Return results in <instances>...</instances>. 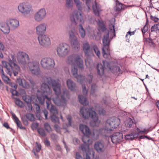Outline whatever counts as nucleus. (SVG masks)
<instances>
[{
    "label": "nucleus",
    "mask_w": 159,
    "mask_h": 159,
    "mask_svg": "<svg viewBox=\"0 0 159 159\" xmlns=\"http://www.w3.org/2000/svg\"><path fill=\"white\" fill-rule=\"evenodd\" d=\"M110 138L113 143L116 144L122 141L123 135L121 133L116 132Z\"/></svg>",
    "instance_id": "obj_20"
},
{
    "label": "nucleus",
    "mask_w": 159,
    "mask_h": 159,
    "mask_svg": "<svg viewBox=\"0 0 159 159\" xmlns=\"http://www.w3.org/2000/svg\"><path fill=\"white\" fill-rule=\"evenodd\" d=\"M159 30V23L153 25L151 29V32H156Z\"/></svg>",
    "instance_id": "obj_41"
},
{
    "label": "nucleus",
    "mask_w": 159,
    "mask_h": 159,
    "mask_svg": "<svg viewBox=\"0 0 159 159\" xmlns=\"http://www.w3.org/2000/svg\"><path fill=\"white\" fill-rule=\"evenodd\" d=\"M97 23L100 29L102 31H105V32L102 39L103 47L102 48V53L103 57L107 58L110 57L109 45L110 40L109 39V33L101 19H98Z\"/></svg>",
    "instance_id": "obj_4"
},
{
    "label": "nucleus",
    "mask_w": 159,
    "mask_h": 159,
    "mask_svg": "<svg viewBox=\"0 0 159 159\" xmlns=\"http://www.w3.org/2000/svg\"><path fill=\"white\" fill-rule=\"evenodd\" d=\"M83 49L86 55L89 56L92 54V49L88 42H85L83 44Z\"/></svg>",
    "instance_id": "obj_24"
},
{
    "label": "nucleus",
    "mask_w": 159,
    "mask_h": 159,
    "mask_svg": "<svg viewBox=\"0 0 159 159\" xmlns=\"http://www.w3.org/2000/svg\"><path fill=\"white\" fill-rule=\"evenodd\" d=\"M82 88L83 94L85 95H87L88 93V90L86 89L85 86L83 84H82Z\"/></svg>",
    "instance_id": "obj_49"
},
{
    "label": "nucleus",
    "mask_w": 159,
    "mask_h": 159,
    "mask_svg": "<svg viewBox=\"0 0 159 159\" xmlns=\"http://www.w3.org/2000/svg\"><path fill=\"white\" fill-rule=\"evenodd\" d=\"M104 66L101 63H98L97 66V73L100 76L103 75L104 73V68L108 69L116 75H118L122 73V71L120 67L116 65V63L112 62L109 63L106 61H102Z\"/></svg>",
    "instance_id": "obj_5"
},
{
    "label": "nucleus",
    "mask_w": 159,
    "mask_h": 159,
    "mask_svg": "<svg viewBox=\"0 0 159 159\" xmlns=\"http://www.w3.org/2000/svg\"><path fill=\"white\" fill-rule=\"evenodd\" d=\"M12 118L15 122L17 126L20 129H24V128L22 126L20 121L18 118L16 117V115L14 113H12Z\"/></svg>",
    "instance_id": "obj_28"
},
{
    "label": "nucleus",
    "mask_w": 159,
    "mask_h": 159,
    "mask_svg": "<svg viewBox=\"0 0 159 159\" xmlns=\"http://www.w3.org/2000/svg\"><path fill=\"white\" fill-rule=\"evenodd\" d=\"M135 32L136 30H134L132 32L129 31L128 32H127L126 34V37L128 38V36L129 35L130 37L131 35H134L135 33Z\"/></svg>",
    "instance_id": "obj_55"
},
{
    "label": "nucleus",
    "mask_w": 159,
    "mask_h": 159,
    "mask_svg": "<svg viewBox=\"0 0 159 159\" xmlns=\"http://www.w3.org/2000/svg\"><path fill=\"white\" fill-rule=\"evenodd\" d=\"M38 132L39 134L43 136H44L46 135L45 132L43 129L39 128L38 129Z\"/></svg>",
    "instance_id": "obj_45"
},
{
    "label": "nucleus",
    "mask_w": 159,
    "mask_h": 159,
    "mask_svg": "<svg viewBox=\"0 0 159 159\" xmlns=\"http://www.w3.org/2000/svg\"><path fill=\"white\" fill-rule=\"evenodd\" d=\"M70 45L66 43L59 44L57 46L56 52L58 56L64 57L70 52Z\"/></svg>",
    "instance_id": "obj_9"
},
{
    "label": "nucleus",
    "mask_w": 159,
    "mask_h": 159,
    "mask_svg": "<svg viewBox=\"0 0 159 159\" xmlns=\"http://www.w3.org/2000/svg\"><path fill=\"white\" fill-rule=\"evenodd\" d=\"M7 21L11 30L16 29L19 26V20L16 19L10 18L8 19Z\"/></svg>",
    "instance_id": "obj_22"
},
{
    "label": "nucleus",
    "mask_w": 159,
    "mask_h": 159,
    "mask_svg": "<svg viewBox=\"0 0 159 159\" xmlns=\"http://www.w3.org/2000/svg\"><path fill=\"white\" fill-rule=\"evenodd\" d=\"M26 118L31 121H34L35 120L33 114L28 113L26 115Z\"/></svg>",
    "instance_id": "obj_42"
},
{
    "label": "nucleus",
    "mask_w": 159,
    "mask_h": 159,
    "mask_svg": "<svg viewBox=\"0 0 159 159\" xmlns=\"http://www.w3.org/2000/svg\"><path fill=\"white\" fill-rule=\"evenodd\" d=\"M4 48V46L0 40V50H3Z\"/></svg>",
    "instance_id": "obj_63"
},
{
    "label": "nucleus",
    "mask_w": 159,
    "mask_h": 159,
    "mask_svg": "<svg viewBox=\"0 0 159 159\" xmlns=\"http://www.w3.org/2000/svg\"><path fill=\"white\" fill-rule=\"evenodd\" d=\"M27 107H28V110L29 111H32V105L30 104L29 103H28V105H27Z\"/></svg>",
    "instance_id": "obj_61"
},
{
    "label": "nucleus",
    "mask_w": 159,
    "mask_h": 159,
    "mask_svg": "<svg viewBox=\"0 0 159 159\" xmlns=\"http://www.w3.org/2000/svg\"><path fill=\"white\" fill-rule=\"evenodd\" d=\"M120 119L113 117L108 119L105 122L104 128L99 130L101 134L104 136H108L113 129L117 128L120 124Z\"/></svg>",
    "instance_id": "obj_6"
},
{
    "label": "nucleus",
    "mask_w": 159,
    "mask_h": 159,
    "mask_svg": "<svg viewBox=\"0 0 159 159\" xmlns=\"http://www.w3.org/2000/svg\"><path fill=\"white\" fill-rule=\"evenodd\" d=\"M66 61L67 64L71 66V72L73 76L76 79L78 82L82 84L85 81V77L82 75H78L77 67L81 69L84 68L82 59L78 54H72L67 57Z\"/></svg>",
    "instance_id": "obj_2"
},
{
    "label": "nucleus",
    "mask_w": 159,
    "mask_h": 159,
    "mask_svg": "<svg viewBox=\"0 0 159 159\" xmlns=\"http://www.w3.org/2000/svg\"><path fill=\"white\" fill-rule=\"evenodd\" d=\"M93 48L94 51L96 55L98 57V58L100 57V52L96 45H93L92 46Z\"/></svg>",
    "instance_id": "obj_36"
},
{
    "label": "nucleus",
    "mask_w": 159,
    "mask_h": 159,
    "mask_svg": "<svg viewBox=\"0 0 159 159\" xmlns=\"http://www.w3.org/2000/svg\"><path fill=\"white\" fill-rule=\"evenodd\" d=\"M73 4L72 0H66V6L68 8H72L73 6Z\"/></svg>",
    "instance_id": "obj_38"
},
{
    "label": "nucleus",
    "mask_w": 159,
    "mask_h": 159,
    "mask_svg": "<svg viewBox=\"0 0 159 159\" xmlns=\"http://www.w3.org/2000/svg\"><path fill=\"white\" fill-rule=\"evenodd\" d=\"M79 129L84 135L82 138V141L84 143V145H86L88 147L87 144L90 140L89 138L97 137L99 134H101L100 133L99 130L98 131L96 129H94L93 131H91L87 125L83 124L80 125Z\"/></svg>",
    "instance_id": "obj_7"
},
{
    "label": "nucleus",
    "mask_w": 159,
    "mask_h": 159,
    "mask_svg": "<svg viewBox=\"0 0 159 159\" xmlns=\"http://www.w3.org/2000/svg\"><path fill=\"white\" fill-rule=\"evenodd\" d=\"M82 150L83 152L85 153V155H84V158H83L80 154L79 152H76V159H90L89 155L91 154L90 149L87 145H82L81 146Z\"/></svg>",
    "instance_id": "obj_18"
},
{
    "label": "nucleus",
    "mask_w": 159,
    "mask_h": 159,
    "mask_svg": "<svg viewBox=\"0 0 159 159\" xmlns=\"http://www.w3.org/2000/svg\"><path fill=\"white\" fill-rule=\"evenodd\" d=\"M67 86L70 90L72 91H74L76 89V84L72 80L70 79H68L66 81Z\"/></svg>",
    "instance_id": "obj_27"
},
{
    "label": "nucleus",
    "mask_w": 159,
    "mask_h": 159,
    "mask_svg": "<svg viewBox=\"0 0 159 159\" xmlns=\"http://www.w3.org/2000/svg\"><path fill=\"white\" fill-rule=\"evenodd\" d=\"M97 89L98 88L96 84H92L91 87L90 94L93 97H96V92Z\"/></svg>",
    "instance_id": "obj_31"
},
{
    "label": "nucleus",
    "mask_w": 159,
    "mask_h": 159,
    "mask_svg": "<svg viewBox=\"0 0 159 159\" xmlns=\"http://www.w3.org/2000/svg\"><path fill=\"white\" fill-rule=\"evenodd\" d=\"M93 110L98 111V113L100 115H104L106 114V111L105 110L102 108H98L97 106L95 107V108L91 107L88 109L85 107H82L80 111V113L84 118L86 119L89 116L91 118L90 124L93 127L98 125L100 122L97 114Z\"/></svg>",
    "instance_id": "obj_3"
},
{
    "label": "nucleus",
    "mask_w": 159,
    "mask_h": 159,
    "mask_svg": "<svg viewBox=\"0 0 159 159\" xmlns=\"http://www.w3.org/2000/svg\"><path fill=\"white\" fill-rule=\"evenodd\" d=\"M78 98L79 102L82 105H86L88 104L89 102L85 97L82 95H79Z\"/></svg>",
    "instance_id": "obj_29"
},
{
    "label": "nucleus",
    "mask_w": 159,
    "mask_h": 159,
    "mask_svg": "<svg viewBox=\"0 0 159 159\" xmlns=\"http://www.w3.org/2000/svg\"><path fill=\"white\" fill-rule=\"evenodd\" d=\"M75 29H73L69 31V41L72 47L77 51L80 48V44L77 37L75 35Z\"/></svg>",
    "instance_id": "obj_12"
},
{
    "label": "nucleus",
    "mask_w": 159,
    "mask_h": 159,
    "mask_svg": "<svg viewBox=\"0 0 159 159\" xmlns=\"http://www.w3.org/2000/svg\"><path fill=\"white\" fill-rule=\"evenodd\" d=\"M3 126L7 129L10 128L9 125L7 123H5L3 124Z\"/></svg>",
    "instance_id": "obj_64"
},
{
    "label": "nucleus",
    "mask_w": 159,
    "mask_h": 159,
    "mask_svg": "<svg viewBox=\"0 0 159 159\" xmlns=\"http://www.w3.org/2000/svg\"><path fill=\"white\" fill-rule=\"evenodd\" d=\"M94 148L99 153H104L106 150L107 147L104 142L101 141L96 142L94 145Z\"/></svg>",
    "instance_id": "obj_19"
},
{
    "label": "nucleus",
    "mask_w": 159,
    "mask_h": 159,
    "mask_svg": "<svg viewBox=\"0 0 159 159\" xmlns=\"http://www.w3.org/2000/svg\"><path fill=\"white\" fill-rule=\"evenodd\" d=\"M47 24L45 23L39 24L36 27V32L39 35H43V34L46 31Z\"/></svg>",
    "instance_id": "obj_21"
},
{
    "label": "nucleus",
    "mask_w": 159,
    "mask_h": 159,
    "mask_svg": "<svg viewBox=\"0 0 159 159\" xmlns=\"http://www.w3.org/2000/svg\"><path fill=\"white\" fill-rule=\"evenodd\" d=\"M67 119L68 122V126H71L72 124V117L70 115H68L67 117Z\"/></svg>",
    "instance_id": "obj_48"
},
{
    "label": "nucleus",
    "mask_w": 159,
    "mask_h": 159,
    "mask_svg": "<svg viewBox=\"0 0 159 159\" xmlns=\"http://www.w3.org/2000/svg\"><path fill=\"white\" fill-rule=\"evenodd\" d=\"M78 29L79 35L82 38H84L85 35V31L82 24H80L79 25Z\"/></svg>",
    "instance_id": "obj_30"
},
{
    "label": "nucleus",
    "mask_w": 159,
    "mask_h": 159,
    "mask_svg": "<svg viewBox=\"0 0 159 159\" xmlns=\"http://www.w3.org/2000/svg\"><path fill=\"white\" fill-rule=\"evenodd\" d=\"M10 86L16 89L17 88V86L16 84L14 83H11L10 84Z\"/></svg>",
    "instance_id": "obj_59"
},
{
    "label": "nucleus",
    "mask_w": 159,
    "mask_h": 159,
    "mask_svg": "<svg viewBox=\"0 0 159 159\" xmlns=\"http://www.w3.org/2000/svg\"><path fill=\"white\" fill-rule=\"evenodd\" d=\"M150 18L151 20L154 21L155 22H157L159 20V19L157 17L152 15L150 16Z\"/></svg>",
    "instance_id": "obj_53"
},
{
    "label": "nucleus",
    "mask_w": 159,
    "mask_h": 159,
    "mask_svg": "<svg viewBox=\"0 0 159 159\" xmlns=\"http://www.w3.org/2000/svg\"><path fill=\"white\" fill-rule=\"evenodd\" d=\"M0 27L1 31L4 34H8L9 33L11 28L7 21L6 22H1L0 23Z\"/></svg>",
    "instance_id": "obj_23"
},
{
    "label": "nucleus",
    "mask_w": 159,
    "mask_h": 159,
    "mask_svg": "<svg viewBox=\"0 0 159 159\" xmlns=\"http://www.w3.org/2000/svg\"><path fill=\"white\" fill-rule=\"evenodd\" d=\"M17 61L23 69H25L27 65L26 60H30L29 55L25 52L22 51L18 52L16 55Z\"/></svg>",
    "instance_id": "obj_11"
},
{
    "label": "nucleus",
    "mask_w": 159,
    "mask_h": 159,
    "mask_svg": "<svg viewBox=\"0 0 159 159\" xmlns=\"http://www.w3.org/2000/svg\"><path fill=\"white\" fill-rule=\"evenodd\" d=\"M136 130L139 133H144L145 134H147L149 131L148 129H144L143 130H141L139 128H137Z\"/></svg>",
    "instance_id": "obj_50"
},
{
    "label": "nucleus",
    "mask_w": 159,
    "mask_h": 159,
    "mask_svg": "<svg viewBox=\"0 0 159 159\" xmlns=\"http://www.w3.org/2000/svg\"><path fill=\"white\" fill-rule=\"evenodd\" d=\"M74 2L76 5V7L78 9L81 11L82 10V3L80 0H74Z\"/></svg>",
    "instance_id": "obj_35"
},
{
    "label": "nucleus",
    "mask_w": 159,
    "mask_h": 159,
    "mask_svg": "<svg viewBox=\"0 0 159 159\" xmlns=\"http://www.w3.org/2000/svg\"><path fill=\"white\" fill-rule=\"evenodd\" d=\"M43 113L44 115L45 118L46 119H47V116L48 115V112L46 110H44L43 111Z\"/></svg>",
    "instance_id": "obj_60"
},
{
    "label": "nucleus",
    "mask_w": 159,
    "mask_h": 159,
    "mask_svg": "<svg viewBox=\"0 0 159 159\" xmlns=\"http://www.w3.org/2000/svg\"><path fill=\"white\" fill-rule=\"evenodd\" d=\"M133 124V121L132 119L129 118H128L125 122V125L126 127L131 128Z\"/></svg>",
    "instance_id": "obj_33"
},
{
    "label": "nucleus",
    "mask_w": 159,
    "mask_h": 159,
    "mask_svg": "<svg viewBox=\"0 0 159 159\" xmlns=\"http://www.w3.org/2000/svg\"><path fill=\"white\" fill-rule=\"evenodd\" d=\"M93 8L95 15L97 16H99L102 11L101 6L95 2L94 4L93 5Z\"/></svg>",
    "instance_id": "obj_26"
},
{
    "label": "nucleus",
    "mask_w": 159,
    "mask_h": 159,
    "mask_svg": "<svg viewBox=\"0 0 159 159\" xmlns=\"http://www.w3.org/2000/svg\"><path fill=\"white\" fill-rule=\"evenodd\" d=\"M40 64L42 67L47 69H50L53 68L55 65L54 60L50 57L42 58Z\"/></svg>",
    "instance_id": "obj_14"
},
{
    "label": "nucleus",
    "mask_w": 159,
    "mask_h": 159,
    "mask_svg": "<svg viewBox=\"0 0 159 159\" xmlns=\"http://www.w3.org/2000/svg\"><path fill=\"white\" fill-rule=\"evenodd\" d=\"M92 77L93 76L92 74H90L87 78L86 80L89 84L92 81Z\"/></svg>",
    "instance_id": "obj_51"
},
{
    "label": "nucleus",
    "mask_w": 159,
    "mask_h": 159,
    "mask_svg": "<svg viewBox=\"0 0 159 159\" xmlns=\"http://www.w3.org/2000/svg\"><path fill=\"white\" fill-rule=\"evenodd\" d=\"M110 33H111L112 37L115 36V30L114 25H110Z\"/></svg>",
    "instance_id": "obj_40"
},
{
    "label": "nucleus",
    "mask_w": 159,
    "mask_h": 159,
    "mask_svg": "<svg viewBox=\"0 0 159 159\" xmlns=\"http://www.w3.org/2000/svg\"><path fill=\"white\" fill-rule=\"evenodd\" d=\"M11 58L13 61H10L9 63L6 61H2V64L3 66L6 69V72L8 75L11 76L13 74L14 76H16L20 72V69L19 66L13 62L16 61V59L13 55H11Z\"/></svg>",
    "instance_id": "obj_8"
},
{
    "label": "nucleus",
    "mask_w": 159,
    "mask_h": 159,
    "mask_svg": "<svg viewBox=\"0 0 159 159\" xmlns=\"http://www.w3.org/2000/svg\"><path fill=\"white\" fill-rule=\"evenodd\" d=\"M18 9L21 13L24 15L29 14L32 10L31 5L28 2H23L19 4Z\"/></svg>",
    "instance_id": "obj_15"
},
{
    "label": "nucleus",
    "mask_w": 159,
    "mask_h": 159,
    "mask_svg": "<svg viewBox=\"0 0 159 159\" xmlns=\"http://www.w3.org/2000/svg\"><path fill=\"white\" fill-rule=\"evenodd\" d=\"M73 142L75 145H77L79 144L80 141L76 138H74L73 139Z\"/></svg>",
    "instance_id": "obj_56"
},
{
    "label": "nucleus",
    "mask_w": 159,
    "mask_h": 159,
    "mask_svg": "<svg viewBox=\"0 0 159 159\" xmlns=\"http://www.w3.org/2000/svg\"><path fill=\"white\" fill-rule=\"evenodd\" d=\"M16 83L20 86L25 88H29L30 86L29 84L24 79L18 78L16 80Z\"/></svg>",
    "instance_id": "obj_25"
},
{
    "label": "nucleus",
    "mask_w": 159,
    "mask_h": 159,
    "mask_svg": "<svg viewBox=\"0 0 159 159\" xmlns=\"http://www.w3.org/2000/svg\"><path fill=\"white\" fill-rule=\"evenodd\" d=\"M54 128L56 131L59 133H61V130L63 129L60 128L58 125H54Z\"/></svg>",
    "instance_id": "obj_46"
},
{
    "label": "nucleus",
    "mask_w": 159,
    "mask_h": 159,
    "mask_svg": "<svg viewBox=\"0 0 159 159\" xmlns=\"http://www.w3.org/2000/svg\"><path fill=\"white\" fill-rule=\"evenodd\" d=\"M41 95L38 91L37 93V97L39 103L43 104L45 100L46 99L47 108L50 110L52 115H57L58 112L55 106L51 105V98L56 105L59 106H64L66 104L67 100L65 97H68L69 92L66 88H63L61 91V85L58 80L52 79L51 77L46 76L41 80Z\"/></svg>",
    "instance_id": "obj_1"
},
{
    "label": "nucleus",
    "mask_w": 159,
    "mask_h": 159,
    "mask_svg": "<svg viewBox=\"0 0 159 159\" xmlns=\"http://www.w3.org/2000/svg\"><path fill=\"white\" fill-rule=\"evenodd\" d=\"M125 138L126 140H131L132 139V138L130 137L129 134L126 135Z\"/></svg>",
    "instance_id": "obj_62"
},
{
    "label": "nucleus",
    "mask_w": 159,
    "mask_h": 159,
    "mask_svg": "<svg viewBox=\"0 0 159 159\" xmlns=\"http://www.w3.org/2000/svg\"><path fill=\"white\" fill-rule=\"evenodd\" d=\"M41 145L37 142L36 143V146L35 147V150L36 152H39L41 149Z\"/></svg>",
    "instance_id": "obj_47"
},
{
    "label": "nucleus",
    "mask_w": 159,
    "mask_h": 159,
    "mask_svg": "<svg viewBox=\"0 0 159 159\" xmlns=\"http://www.w3.org/2000/svg\"><path fill=\"white\" fill-rule=\"evenodd\" d=\"M46 11L44 8H41L37 11L34 15L35 21L40 22L44 19L46 16Z\"/></svg>",
    "instance_id": "obj_17"
},
{
    "label": "nucleus",
    "mask_w": 159,
    "mask_h": 159,
    "mask_svg": "<svg viewBox=\"0 0 159 159\" xmlns=\"http://www.w3.org/2000/svg\"><path fill=\"white\" fill-rule=\"evenodd\" d=\"M2 77L3 80L5 83L7 84L10 82V79L7 76H6L5 75L2 76Z\"/></svg>",
    "instance_id": "obj_44"
},
{
    "label": "nucleus",
    "mask_w": 159,
    "mask_h": 159,
    "mask_svg": "<svg viewBox=\"0 0 159 159\" xmlns=\"http://www.w3.org/2000/svg\"><path fill=\"white\" fill-rule=\"evenodd\" d=\"M148 30V26L146 24L144 26L143 28L142 29V31L143 34L145 33Z\"/></svg>",
    "instance_id": "obj_52"
},
{
    "label": "nucleus",
    "mask_w": 159,
    "mask_h": 159,
    "mask_svg": "<svg viewBox=\"0 0 159 159\" xmlns=\"http://www.w3.org/2000/svg\"><path fill=\"white\" fill-rule=\"evenodd\" d=\"M11 92L13 95H17V92L16 90V89H11Z\"/></svg>",
    "instance_id": "obj_58"
},
{
    "label": "nucleus",
    "mask_w": 159,
    "mask_h": 159,
    "mask_svg": "<svg viewBox=\"0 0 159 159\" xmlns=\"http://www.w3.org/2000/svg\"><path fill=\"white\" fill-rule=\"evenodd\" d=\"M130 137L132 138L131 140H133L134 138H137L139 135L138 133H133L129 134Z\"/></svg>",
    "instance_id": "obj_54"
},
{
    "label": "nucleus",
    "mask_w": 159,
    "mask_h": 159,
    "mask_svg": "<svg viewBox=\"0 0 159 159\" xmlns=\"http://www.w3.org/2000/svg\"><path fill=\"white\" fill-rule=\"evenodd\" d=\"M15 99H16L15 103L16 105L20 108H23L24 107V103L19 98H15Z\"/></svg>",
    "instance_id": "obj_34"
},
{
    "label": "nucleus",
    "mask_w": 159,
    "mask_h": 159,
    "mask_svg": "<svg viewBox=\"0 0 159 159\" xmlns=\"http://www.w3.org/2000/svg\"><path fill=\"white\" fill-rule=\"evenodd\" d=\"M34 107H35L37 112V113L39 112L40 110V107L39 105L37 103H35Z\"/></svg>",
    "instance_id": "obj_57"
},
{
    "label": "nucleus",
    "mask_w": 159,
    "mask_h": 159,
    "mask_svg": "<svg viewBox=\"0 0 159 159\" xmlns=\"http://www.w3.org/2000/svg\"><path fill=\"white\" fill-rule=\"evenodd\" d=\"M56 115H52L51 116V121L55 123H59V118L56 116Z\"/></svg>",
    "instance_id": "obj_37"
},
{
    "label": "nucleus",
    "mask_w": 159,
    "mask_h": 159,
    "mask_svg": "<svg viewBox=\"0 0 159 159\" xmlns=\"http://www.w3.org/2000/svg\"><path fill=\"white\" fill-rule=\"evenodd\" d=\"M23 100L27 103H30L31 101V97L29 96L26 95H23L22 97Z\"/></svg>",
    "instance_id": "obj_39"
},
{
    "label": "nucleus",
    "mask_w": 159,
    "mask_h": 159,
    "mask_svg": "<svg viewBox=\"0 0 159 159\" xmlns=\"http://www.w3.org/2000/svg\"><path fill=\"white\" fill-rule=\"evenodd\" d=\"M70 19L72 23L75 25H76V22L80 23V24H84V22L83 15L81 12L77 11L73 12L72 15L70 16Z\"/></svg>",
    "instance_id": "obj_13"
},
{
    "label": "nucleus",
    "mask_w": 159,
    "mask_h": 159,
    "mask_svg": "<svg viewBox=\"0 0 159 159\" xmlns=\"http://www.w3.org/2000/svg\"><path fill=\"white\" fill-rule=\"evenodd\" d=\"M38 40L40 45L47 48L49 47L51 45V41L49 37L45 34L39 35Z\"/></svg>",
    "instance_id": "obj_16"
},
{
    "label": "nucleus",
    "mask_w": 159,
    "mask_h": 159,
    "mask_svg": "<svg viewBox=\"0 0 159 159\" xmlns=\"http://www.w3.org/2000/svg\"><path fill=\"white\" fill-rule=\"evenodd\" d=\"M116 5L114 7L115 10L117 12L120 11L123 8V4L118 1H116Z\"/></svg>",
    "instance_id": "obj_32"
},
{
    "label": "nucleus",
    "mask_w": 159,
    "mask_h": 159,
    "mask_svg": "<svg viewBox=\"0 0 159 159\" xmlns=\"http://www.w3.org/2000/svg\"><path fill=\"white\" fill-rule=\"evenodd\" d=\"M44 127L45 129L48 132L52 131V129L51 128L50 125L47 123H45L44 124Z\"/></svg>",
    "instance_id": "obj_43"
},
{
    "label": "nucleus",
    "mask_w": 159,
    "mask_h": 159,
    "mask_svg": "<svg viewBox=\"0 0 159 159\" xmlns=\"http://www.w3.org/2000/svg\"><path fill=\"white\" fill-rule=\"evenodd\" d=\"M26 68H28L30 71L33 75L39 77L41 75L39 62L37 61L28 62Z\"/></svg>",
    "instance_id": "obj_10"
}]
</instances>
